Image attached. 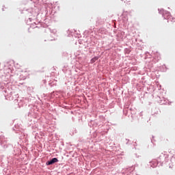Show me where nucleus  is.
Segmentation results:
<instances>
[{"instance_id": "obj_1", "label": "nucleus", "mask_w": 175, "mask_h": 175, "mask_svg": "<svg viewBox=\"0 0 175 175\" xmlns=\"http://www.w3.org/2000/svg\"><path fill=\"white\" fill-rule=\"evenodd\" d=\"M56 162H58V159L53 158L51 161L46 162L47 165H53V163H56Z\"/></svg>"}, {"instance_id": "obj_2", "label": "nucleus", "mask_w": 175, "mask_h": 175, "mask_svg": "<svg viewBox=\"0 0 175 175\" xmlns=\"http://www.w3.org/2000/svg\"><path fill=\"white\" fill-rule=\"evenodd\" d=\"M166 14H167V18L168 20H170L172 23H175V18L172 17V16H170V12H167Z\"/></svg>"}, {"instance_id": "obj_3", "label": "nucleus", "mask_w": 175, "mask_h": 175, "mask_svg": "<svg viewBox=\"0 0 175 175\" xmlns=\"http://www.w3.org/2000/svg\"><path fill=\"white\" fill-rule=\"evenodd\" d=\"M98 59H99V57H95L92 58L91 59L92 64H94V62H95L96 61H98Z\"/></svg>"}]
</instances>
